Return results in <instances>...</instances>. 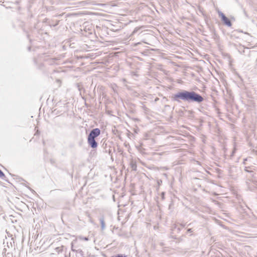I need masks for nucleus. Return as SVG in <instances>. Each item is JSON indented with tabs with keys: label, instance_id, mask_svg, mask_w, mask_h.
Segmentation results:
<instances>
[{
	"label": "nucleus",
	"instance_id": "f257e3e1",
	"mask_svg": "<svg viewBox=\"0 0 257 257\" xmlns=\"http://www.w3.org/2000/svg\"><path fill=\"white\" fill-rule=\"evenodd\" d=\"M171 100L179 103L185 102L188 103L195 102L199 104L203 102L204 99L201 95L194 91L180 89L171 96Z\"/></svg>",
	"mask_w": 257,
	"mask_h": 257
},
{
	"label": "nucleus",
	"instance_id": "f03ea898",
	"mask_svg": "<svg viewBox=\"0 0 257 257\" xmlns=\"http://www.w3.org/2000/svg\"><path fill=\"white\" fill-rule=\"evenodd\" d=\"M218 14L219 18H220L222 22L224 25L228 27H230L232 26V23L230 20L226 17V16L222 12L218 11Z\"/></svg>",
	"mask_w": 257,
	"mask_h": 257
},
{
	"label": "nucleus",
	"instance_id": "7ed1b4c3",
	"mask_svg": "<svg viewBox=\"0 0 257 257\" xmlns=\"http://www.w3.org/2000/svg\"><path fill=\"white\" fill-rule=\"evenodd\" d=\"M100 130L98 128H95L91 130L87 138L95 139L100 135Z\"/></svg>",
	"mask_w": 257,
	"mask_h": 257
},
{
	"label": "nucleus",
	"instance_id": "20e7f679",
	"mask_svg": "<svg viewBox=\"0 0 257 257\" xmlns=\"http://www.w3.org/2000/svg\"><path fill=\"white\" fill-rule=\"evenodd\" d=\"M171 227L172 232L171 233V237L172 238H176V235H174V234L176 232L178 233H179L182 228L177 224H173Z\"/></svg>",
	"mask_w": 257,
	"mask_h": 257
},
{
	"label": "nucleus",
	"instance_id": "39448f33",
	"mask_svg": "<svg viewBox=\"0 0 257 257\" xmlns=\"http://www.w3.org/2000/svg\"><path fill=\"white\" fill-rule=\"evenodd\" d=\"M87 143L92 149H95L98 146L97 142L95 141V139H94L87 138Z\"/></svg>",
	"mask_w": 257,
	"mask_h": 257
},
{
	"label": "nucleus",
	"instance_id": "423d86ee",
	"mask_svg": "<svg viewBox=\"0 0 257 257\" xmlns=\"http://www.w3.org/2000/svg\"><path fill=\"white\" fill-rule=\"evenodd\" d=\"M59 20H52L48 22V25L50 27H55L59 24Z\"/></svg>",
	"mask_w": 257,
	"mask_h": 257
},
{
	"label": "nucleus",
	"instance_id": "0eeeda50",
	"mask_svg": "<svg viewBox=\"0 0 257 257\" xmlns=\"http://www.w3.org/2000/svg\"><path fill=\"white\" fill-rule=\"evenodd\" d=\"M99 221L101 225V229L102 230H103L105 228V223L104 221V217L103 216H102L100 217Z\"/></svg>",
	"mask_w": 257,
	"mask_h": 257
},
{
	"label": "nucleus",
	"instance_id": "6e6552de",
	"mask_svg": "<svg viewBox=\"0 0 257 257\" xmlns=\"http://www.w3.org/2000/svg\"><path fill=\"white\" fill-rule=\"evenodd\" d=\"M130 166H131V168L132 170H133V171L137 170V164H136V162H134V161H132L130 162Z\"/></svg>",
	"mask_w": 257,
	"mask_h": 257
},
{
	"label": "nucleus",
	"instance_id": "1a4fd4ad",
	"mask_svg": "<svg viewBox=\"0 0 257 257\" xmlns=\"http://www.w3.org/2000/svg\"><path fill=\"white\" fill-rule=\"evenodd\" d=\"M0 178H2L4 180L7 181L6 176H5V174L3 173V172L1 169H0Z\"/></svg>",
	"mask_w": 257,
	"mask_h": 257
},
{
	"label": "nucleus",
	"instance_id": "9d476101",
	"mask_svg": "<svg viewBox=\"0 0 257 257\" xmlns=\"http://www.w3.org/2000/svg\"><path fill=\"white\" fill-rule=\"evenodd\" d=\"M165 193L164 192H162L161 193V198H162V200H164V198H165Z\"/></svg>",
	"mask_w": 257,
	"mask_h": 257
},
{
	"label": "nucleus",
	"instance_id": "9b49d317",
	"mask_svg": "<svg viewBox=\"0 0 257 257\" xmlns=\"http://www.w3.org/2000/svg\"><path fill=\"white\" fill-rule=\"evenodd\" d=\"M178 225L181 227V228L184 227L185 226H186V223L185 224H182V223H180L179 224H178Z\"/></svg>",
	"mask_w": 257,
	"mask_h": 257
},
{
	"label": "nucleus",
	"instance_id": "f8f14e48",
	"mask_svg": "<svg viewBox=\"0 0 257 257\" xmlns=\"http://www.w3.org/2000/svg\"><path fill=\"white\" fill-rule=\"evenodd\" d=\"M193 231L192 230V228H188L187 230V232H188V233H191Z\"/></svg>",
	"mask_w": 257,
	"mask_h": 257
},
{
	"label": "nucleus",
	"instance_id": "ddd939ff",
	"mask_svg": "<svg viewBox=\"0 0 257 257\" xmlns=\"http://www.w3.org/2000/svg\"><path fill=\"white\" fill-rule=\"evenodd\" d=\"M139 30V28H136L134 31L133 32V34H134L135 33H137V32Z\"/></svg>",
	"mask_w": 257,
	"mask_h": 257
},
{
	"label": "nucleus",
	"instance_id": "4468645a",
	"mask_svg": "<svg viewBox=\"0 0 257 257\" xmlns=\"http://www.w3.org/2000/svg\"><path fill=\"white\" fill-rule=\"evenodd\" d=\"M61 16H62V15H57L54 16V17H60Z\"/></svg>",
	"mask_w": 257,
	"mask_h": 257
},
{
	"label": "nucleus",
	"instance_id": "2eb2a0df",
	"mask_svg": "<svg viewBox=\"0 0 257 257\" xmlns=\"http://www.w3.org/2000/svg\"><path fill=\"white\" fill-rule=\"evenodd\" d=\"M176 239H177L178 240V241H182V239H181V238H177V237H176Z\"/></svg>",
	"mask_w": 257,
	"mask_h": 257
},
{
	"label": "nucleus",
	"instance_id": "dca6fc26",
	"mask_svg": "<svg viewBox=\"0 0 257 257\" xmlns=\"http://www.w3.org/2000/svg\"><path fill=\"white\" fill-rule=\"evenodd\" d=\"M76 251H78L79 252H83L82 250L81 249H78Z\"/></svg>",
	"mask_w": 257,
	"mask_h": 257
},
{
	"label": "nucleus",
	"instance_id": "f3484780",
	"mask_svg": "<svg viewBox=\"0 0 257 257\" xmlns=\"http://www.w3.org/2000/svg\"><path fill=\"white\" fill-rule=\"evenodd\" d=\"M84 240H88V237H85V238H84Z\"/></svg>",
	"mask_w": 257,
	"mask_h": 257
},
{
	"label": "nucleus",
	"instance_id": "a211bd4d",
	"mask_svg": "<svg viewBox=\"0 0 257 257\" xmlns=\"http://www.w3.org/2000/svg\"><path fill=\"white\" fill-rule=\"evenodd\" d=\"M72 250L73 251H75L76 250H75V248H73V247H72Z\"/></svg>",
	"mask_w": 257,
	"mask_h": 257
},
{
	"label": "nucleus",
	"instance_id": "6ab92c4d",
	"mask_svg": "<svg viewBox=\"0 0 257 257\" xmlns=\"http://www.w3.org/2000/svg\"><path fill=\"white\" fill-rule=\"evenodd\" d=\"M161 183H162V181L161 180H160V182L159 181H158V184H161Z\"/></svg>",
	"mask_w": 257,
	"mask_h": 257
},
{
	"label": "nucleus",
	"instance_id": "aec40b11",
	"mask_svg": "<svg viewBox=\"0 0 257 257\" xmlns=\"http://www.w3.org/2000/svg\"><path fill=\"white\" fill-rule=\"evenodd\" d=\"M161 183H162V181L161 180H160V182L159 181H158V184H161Z\"/></svg>",
	"mask_w": 257,
	"mask_h": 257
},
{
	"label": "nucleus",
	"instance_id": "412c9836",
	"mask_svg": "<svg viewBox=\"0 0 257 257\" xmlns=\"http://www.w3.org/2000/svg\"><path fill=\"white\" fill-rule=\"evenodd\" d=\"M161 183H162V181L161 180H160V182L159 181H158V184H161Z\"/></svg>",
	"mask_w": 257,
	"mask_h": 257
},
{
	"label": "nucleus",
	"instance_id": "4be33fe9",
	"mask_svg": "<svg viewBox=\"0 0 257 257\" xmlns=\"http://www.w3.org/2000/svg\"><path fill=\"white\" fill-rule=\"evenodd\" d=\"M191 223H189V224H188L187 225V226H191Z\"/></svg>",
	"mask_w": 257,
	"mask_h": 257
},
{
	"label": "nucleus",
	"instance_id": "5701e85b",
	"mask_svg": "<svg viewBox=\"0 0 257 257\" xmlns=\"http://www.w3.org/2000/svg\"><path fill=\"white\" fill-rule=\"evenodd\" d=\"M245 171H246V172H249L247 169H245Z\"/></svg>",
	"mask_w": 257,
	"mask_h": 257
},
{
	"label": "nucleus",
	"instance_id": "b1692460",
	"mask_svg": "<svg viewBox=\"0 0 257 257\" xmlns=\"http://www.w3.org/2000/svg\"><path fill=\"white\" fill-rule=\"evenodd\" d=\"M234 153V151H233L232 152V155L233 154V153Z\"/></svg>",
	"mask_w": 257,
	"mask_h": 257
}]
</instances>
